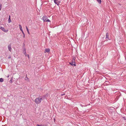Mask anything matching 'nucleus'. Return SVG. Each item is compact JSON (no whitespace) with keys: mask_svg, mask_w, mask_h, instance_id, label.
<instances>
[{"mask_svg":"<svg viewBox=\"0 0 126 126\" xmlns=\"http://www.w3.org/2000/svg\"><path fill=\"white\" fill-rule=\"evenodd\" d=\"M106 39L104 41H102L101 42V45H103L104 44V43L105 41H108V40H110V38L109 37V33L107 32L106 33Z\"/></svg>","mask_w":126,"mask_h":126,"instance_id":"nucleus-1","label":"nucleus"},{"mask_svg":"<svg viewBox=\"0 0 126 126\" xmlns=\"http://www.w3.org/2000/svg\"><path fill=\"white\" fill-rule=\"evenodd\" d=\"M42 99V98H37L35 99V102L36 104H39L41 103Z\"/></svg>","mask_w":126,"mask_h":126,"instance_id":"nucleus-2","label":"nucleus"},{"mask_svg":"<svg viewBox=\"0 0 126 126\" xmlns=\"http://www.w3.org/2000/svg\"><path fill=\"white\" fill-rule=\"evenodd\" d=\"M43 19L44 21H46L47 22H50V21L47 18V17L46 16H43Z\"/></svg>","mask_w":126,"mask_h":126,"instance_id":"nucleus-3","label":"nucleus"},{"mask_svg":"<svg viewBox=\"0 0 126 126\" xmlns=\"http://www.w3.org/2000/svg\"><path fill=\"white\" fill-rule=\"evenodd\" d=\"M0 29L5 32H7L8 31V30H6L4 27H0Z\"/></svg>","mask_w":126,"mask_h":126,"instance_id":"nucleus-4","label":"nucleus"},{"mask_svg":"<svg viewBox=\"0 0 126 126\" xmlns=\"http://www.w3.org/2000/svg\"><path fill=\"white\" fill-rule=\"evenodd\" d=\"M74 62H73V61H72V62H71L70 63V64L73 66H76V64H75V63L74 62L75 61L74 60Z\"/></svg>","mask_w":126,"mask_h":126,"instance_id":"nucleus-5","label":"nucleus"},{"mask_svg":"<svg viewBox=\"0 0 126 126\" xmlns=\"http://www.w3.org/2000/svg\"><path fill=\"white\" fill-rule=\"evenodd\" d=\"M54 3L58 5H59V3L60 2V1H58V0H54Z\"/></svg>","mask_w":126,"mask_h":126,"instance_id":"nucleus-6","label":"nucleus"},{"mask_svg":"<svg viewBox=\"0 0 126 126\" xmlns=\"http://www.w3.org/2000/svg\"><path fill=\"white\" fill-rule=\"evenodd\" d=\"M8 49L11 52V50H12V48L11 47V45H9L8 46Z\"/></svg>","mask_w":126,"mask_h":126,"instance_id":"nucleus-7","label":"nucleus"},{"mask_svg":"<svg viewBox=\"0 0 126 126\" xmlns=\"http://www.w3.org/2000/svg\"><path fill=\"white\" fill-rule=\"evenodd\" d=\"M19 28H20V30L22 32L23 34H24V32L22 30V27L21 26V25H19Z\"/></svg>","mask_w":126,"mask_h":126,"instance_id":"nucleus-8","label":"nucleus"},{"mask_svg":"<svg viewBox=\"0 0 126 126\" xmlns=\"http://www.w3.org/2000/svg\"><path fill=\"white\" fill-rule=\"evenodd\" d=\"M50 51V49L49 48H47V49H45V51L46 52L48 53Z\"/></svg>","mask_w":126,"mask_h":126,"instance_id":"nucleus-9","label":"nucleus"},{"mask_svg":"<svg viewBox=\"0 0 126 126\" xmlns=\"http://www.w3.org/2000/svg\"><path fill=\"white\" fill-rule=\"evenodd\" d=\"M23 53L24 55H25V56H27V54L26 52V49H24V50L23 51Z\"/></svg>","mask_w":126,"mask_h":126,"instance_id":"nucleus-10","label":"nucleus"},{"mask_svg":"<svg viewBox=\"0 0 126 126\" xmlns=\"http://www.w3.org/2000/svg\"><path fill=\"white\" fill-rule=\"evenodd\" d=\"M10 16H9V19H8V22L9 23H10V22H11V21L10 19Z\"/></svg>","mask_w":126,"mask_h":126,"instance_id":"nucleus-11","label":"nucleus"},{"mask_svg":"<svg viewBox=\"0 0 126 126\" xmlns=\"http://www.w3.org/2000/svg\"><path fill=\"white\" fill-rule=\"evenodd\" d=\"M98 2V3L99 4H101V0H96Z\"/></svg>","mask_w":126,"mask_h":126,"instance_id":"nucleus-12","label":"nucleus"},{"mask_svg":"<svg viewBox=\"0 0 126 126\" xmlns=\"http://www.w3.org/2000/svg\"><path fill=\"white\" fill-rule=\"evenodd\" d=\"M26 29L27 30V31L28 32V33L29 34L30 33H29V30H28V29L27 26H26Z\"/></svg>","mask_w":126,"mask_h":126,"instance_id":"nucleus-13","label":"nucleus"},{"mask_svg":"<svg viewBox=\"0 0 126 126\" xmlns=\"http://www.w3.org/2000/svg\"><path fill=\"white\" fill-rule=\"evenodd\" d=\"M3 81V79L2 78H0V82H2Z\"/></svg>","mask_w":126,"mask_h":126,"instance_id":"nucleus-14","label":"nucleus"},{"mask_svg":"<svg viewBox=\"0 0 126 126\" xmlns=\"http://www.w3.org/2000/svg\"><path fill=\"white\" fill-rule=\"evenodd\" d=\"M12 79L11 78V80L10 81V82L11 83H12Z\"/></svg>","mask_w":126,"mask_h":126,"instance_id":"nucleus-15","label":"nucleus"},{"mask_svg":"<svg viewBox=\"0 0 126 126\" xmlns=\"http://www.w3.org/2000/svg\"><path fill=\"white\" fill-rule=\"evenodd\" d=\"M37 125V126H45L44 125H39L38 124Z\"/></svg>","mask_w":126,"mask_h":126,"instance_id":"nucleus-16","label":"nucleus"},{"mask_svg":"<svg viewBox=\"0 0 126 126\" xmlns=\"http://www.w3.org/2000/svg\"><path fill=\"white\" fill-rule=\"evenodd\" d=\"M23 34V38H25V34L24 33V34Z\"/></svg>","mask_w":126,"mask_h":126,"instance_id":"nucleus-17","label":"nucleus"},{"mask_svg":"<svg viewBox=\"0 0 126 126\" xmlns=\"http://www.w3.org/2000/svg\"><path fill=\"white\" fill-rule=\"evenodd\" d=\"M123 118H124V119H125V120H126V118H125V117H123Z\"/></svg>","mask_w":126,"mask_h":126,"instance_id":"nucleus-18","label":"nucleus"},{"mask_svg":"<svg viewBox=\"0 0 126 126\" xmlns=\"http://www.w3.org/2000/svg\"><path fill=\"white\" fill-rule=\"evenodd\" d=\"M65 95V94H62V95Z\"/></svg>","mask_w":126,"mask_h":126,"instance_id":"nucleus-19","label":"nucleus"},{"mask_svg":"<svg viewBox=\"0 0 126 126\" xmlns=\"http://www.w3.org/2000/svg\"><path fill=\"white\" fill-rule=\"evenodd\" d=\"M11 58V57H10V56H9V57L8 58L9 59V58Z\"/></svg>","mask_w":126,"mask_h":126,"instance_id":"nucleus-20","label":"nucleus"},{"mask_svg":"<svg viewBox=\"0 0 126 126\" xmlns=\"http://www.w3.org/2000/svg\"><path fill=\"white\" fill-rule=\"evenodd\" d=\"M9 75L7 76V77L8 78L9 77Z\"/></svg>","mask_w":126,"mask_h":126,"instance_id":"nucleus-21","label":"nucleus"},{"mask_svg":"<svg viewBox=\"0 0 126 126\" xmlns=\"http://www.w3.org/2000/svg\"><path fill=\"white\" fill-rule=\"evenodd\" d=\"M28 57H29V55H28Z\"/></svg>","mask_w":126,"mask_h":126,"instance_id":"nucleus-22","label":"nucleus"},{"mask_svg":"<svg viewBox=\"0 0 126 126\" xmlns=\"http://www.w3.org/2000/svg\"><path fill=\"white\" fill-rule=\"evenodd\" d=\"M90 109H88V110H89Z\"/></svg>","mask_w":126,"mask_h":126,"instance_id":"nucleus-23","label":"nucleus"}]
</instances>
